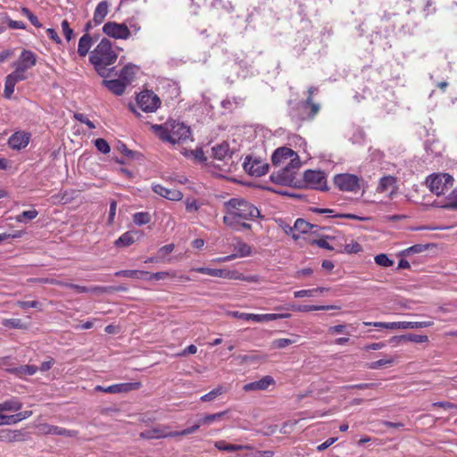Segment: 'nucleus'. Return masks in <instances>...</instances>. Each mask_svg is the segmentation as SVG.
<instances>
[{
	"label": "nucleus",
	"mask_w": 457,
	"mask_h": 457,
	"mask_svg": "<svg viewBox=\"0 0 457 457\" xmlns=\"http://www.w3.org/2000/svg\"><path fill=\"white\" fill-rule=\"evenodd\" d=\"M272 163L276 166L288 162L281 170L270 175V180L279 185H289L295 179L296 170L300 168L301 162L297 154L291 148L283 146L275 150L271 156Z\"/></svg>",
	"instance_id": "nucleus-1"
},
{
	"label": "nucleus",
	"mask_w": 457,
	"mask_h": 457,
	"mask_svg": "<svg viewBox=\"0 0 457 457\" xmlns=\"http://www.w3.org/2000/svg\"><path fill=\"white\" fill-rule=\"evenodd\" d=\"M223 222L228 227H236L237 220H248L260 216V211L251 203L242 198H231L224 203Z\"/></svg>",
	"instance_id": "nucleus-2"
},
{
	"label": "nucleus",
	"mask_w": 457,
	"mask_h": 457,
	"mask_svg": "<svg viewBox=\"0 0 457 457\" xmlns=\"http://www.w3.org/2000/svg\"><path fill=\"white\" fill-rule=\"evenodd\" d=\"M116 60L117 54L112 50L110 40L106 38H103L100 41L89 56L90 62L94 65L97 73L103 78L109 76L113 68L108 69L107 67L113 64Z\"/></svg>",
	"instance_id": "nucleus-3"
},
{
	"label": "nucleus",
	"mask_w": 457,
	"mask_h": 457,
	"mask_svg": "<svg viewBox=\"0 0 457 457\" xmlns=\"http://www.w3.org/2000/svg\"><path fill=\"white\" fill-rule=\"evenodd\" d=\"M152 130L161 140L172 145L185 141L190 137V129L187 126L172 120L163 124L153 125Z\"/></svg>",
	"instance_id": "nucleus-4"
},
{
	"label": "nucleus",
	"mask_w": 457,
	"mask_h": 457,
	"mask_svg": "<svg viewBox=\"0 0 457 457\" xmlns=\"http://www.w3.org/2000/svg\"><path fill=\"white\" fill-rule=\"evenodd\" d=\"M453 178L447 174H433L427 179V185L437 195L446 194L453 187Z\"/></svg>",
	"instance_id": "nucleus-5"
},
{
	"label": "nucleus",
	"mask_w": 457,
	"mask_h": 457,
	"mask_svg": "<svg viewBox=\"0 0 457 457\" xmlns=\"http://www.w3.org/2000/svg\"><path fill=\"white\" fill-rule=\"evenodd\" d=\"M303 181L307 187L320 191L328 189L326 175L321 170H306L303 173Z\"/></svg>",
	"instance_id": "nucleus-6"
},
{
	"label": "nucleus",
	"mask_w": 457,
	"mask_h": 457,
	"mask_svg": "<svg viewBox=\"0 0 457 457\" xmlns=\"http://www.w3.org/2000/svg\"><path fill=\"white\" fill-rule=\"evenodd\" d=\"M230 315L234 318L244 320H253L254 322H267L280 319H287L290 317L289 313H267V314H254V313H245L240 312H232Z\"/></svg>",
	"instance_id": "nucleus-7"
},
{
	"label": "nucleus",
	"mask_w": 457,
	"mask_h": 457,
	"mask_svg": "<svg viewBox=\"0 0 457 457\" xmlns=\"http://www.w3.org/2000/svg\"><path fill=\"white\" fill-rule=\"evenodd\" d=\"M138 107L145 112H155L161 104V100L153 91H143L137 97Z\"/></svg>",
	"instance_id": "nucleus-8"
},
{
	"label": "nucleus",
	"mask_w": 457,
	"mask_h": 457,
	"mask_svg": "<svg viewBox=\"0 0 457 457\" xmlns=\"http://www.w3.org/2000/svg\"><path fill=\"white\" fill-rule=\"evenodd\" d=\"M334 183L342 191L356 192L360 188V179L353 174H337L334 177Z\"/></svg>",
	"instance_id": "nucleus-9"
},
{
	"label": "nucleus",
	"mask_w": 457,
	"mask_h": 457,
	"mask_svg": "<svg viewBox=\"0 0 457 457\" xmlns=\"http://www.w3.org/2000/svg\"><path fill=\"white\" fill-rule=\"evenodd\" d=\"M140 382H129L111 385L109 386H96L94 390L96 392H104L108 394H124L137 390L141 387Z\"/></svg>",
	"instance_id": "nucleus-10"
},
{
	"label": "nucleus",
	"mask_w": 457,
	"mask_h": 457,
	"mask_svg": "<svg viewBox=\"0 0 457 457\" xmlns=\"http://www.w3.org/2000/svg\"><path fill=\"white\" fill-rule=\"evenodd\" d=\"M103 31L107 36L117 39H127L130 36V31L124 23L108 21L103 27Z\"/></svg>",
	"instance_id": "nucleus-11"
},
{
	"label": "nucleus",
	"mask_w": 457,
	"mask_h": 457,
	"mask_svg": "<svg viewBox=\"0 0 457 457\" xmlns=\"http://www.w3.org/2000/svg\"><path fill=\"white\" fill-rule=\"evenodd\" d=\"M27 79L28 75L26 72L14 69L12 73L5 77L4 96L10 99L14 92L15 85Z\"/></svg>",
	"instance_id": "nucleus-12"
},
{
	"label": "nucleus",
	"mask_w": 457,
	"mask_h": 457,
	"mask_svg": "<svg viewBox=\"0 0 457 457\" xmlns=\"http://www.w3.org/2000/svg\"><path fill=\"white\" fill-rule=\"evenodd\" d=\"M37 63V55L29 50L21 51L18 60L12 63L14 69L26 72Z\"/></svg>",
	"instance_id": "nucleus-13"
},
{
	"label": "nucleus",
	"mask_w": 457,
	"mask_h": 457,
	"mask_svg": "<svg viewBox=\"0 0 457 457\" xmlns=\"http://www.w3.org/2000/svg\"><path fill=\"white\" fill-rule=\"evenodd\" d=\"M318 92V87H310L307 90V98L302 101V106L310 107L308 114H303L302 118L314 119L320 110V104L313 102V95Z\"/></svg>",
	"instance_id": "nucleus-14"
},
{
	"label": "nucleus",
	"mask_w": 457,
	"mask_h": 457,
	"mask_svg": "<svg viewBox=\"0 0 457 457\" xmlns=\"http://www.w3.org/2000/svg\"><path fill=\"white\" fill-rule=\"evenodd\" d=\"M30 141V133L26 131H17L8 139L9 146L13 150L25 148Z\"/></svg>",
	"instance_id": "nucleus-15"
},
{
	"label": "nucleus",
	"mask_w": 457,
	"mask_h": 457,
	"mask_svg": "<svg viewBox=\"0 0 457 457\" xmlns=\"http://www.w3.org/2000/svg\"><path fill=\"white\" fill-rule=\"evenodd\" d=\"M139 437L143 439H160L166 437H173V431H168V428L165 426H158L142 431L139 434Z\"/></svg>",
	"instance_id": "nucleus-16"
},
{
	"label": "nucleus",
	"mask_w": 457,
	"mask_h": 457,
	"mask_svg": "<svg viewBox=\"0 0 457 457\" xmlns=\"http://www.w3.org/2000/svg\"><path fill=\"white\" fill-rule=\"evenodd\" d=\"M244 168L250 175L261 177L268 172L269 165L256 160L251 162V158L246 157L244 162Z\"/></svg>",
	"instance_id": "nucleus-17"
},
{
	"label": "nucleus",
	"mask_w": 457,
	"mask_h": 457,
	"mask_svg": "<svg viewBox=\"0 0 457 457\" xmlns=\"http://www.w3.org/2000/svg\"><path fill=\"white\" fill-rule=\"evenodd\" d=\"M152 188L155 194L170 201H179L183 198L182 192L175 188H167L160 184L153 185Z\"/></svg>",
	"instance_id": "nucleus-18"
},
{
	"label": "nucleus",
	"mask_w": 457,
	"mask_h": 457,
	"mask_svg": "<svg viewBox=\"0 0 457 457\" xmlns=\"http://www.w3.org/2000/svg\"><path fill=\"white\" fill-rule=\"evenodd\" d=\"M275 380L271 376H264L261 379L245 384L243 386L244 391H262L266 390L270 386L275 385Z\"/></svg>",
	"instance_id": "nucleus-19"
},
{
	"label": "nucleus",
	"mask_w": 457,
	"mask_h": 457,
	"mask_svg": "<svg viewBox=\"0 0 457 457\" xmlns=\"http://www.w3.org/2000/svg\"><path fill=\"white\" fill-rule=\"evenodd\" d=\"M39 430L44 435H57L63 436L73 437L77 436V432L74 430H69L64 428H61L58 426H54L50 424H41L39 426Z\"/></svg>",
	"instance_id": "nucleus-20"
},
{
	"label": "nucleus",
	"mask_w": 457,
	"mask_h": 457,
	"mask_svg": "<svg viewBox=\"0 0 457 457\" xmlns=\"http://www.w3.org/2000/svg\"><path fill=\"white\" fill-rule=\"evenodd\" d=\"M24 433L19 429H0V442H20L24 440Z\"/></svg>",
	"instance_id": "nucleus-21"
},
{
	"label": "nucleus",
	"mask_w": 457,
	"mask_h": 457,
	"mask_svg": "<svg viewBox=\"0 0 457 457\" xmlns=\"http://www.w3.org/2000/svg\"><path fill=\"white\" fill-rule=\"evenodd\" d=\"M140 237L139 232L136 230H129L123 233L117 240L114 242V245L117 247H126L131 245Z\"/></svg>",
	"instance_id": "nucleus-22"
},
{
	"label": "nucleus",
	"mask_w": 457,
	"mask_h": 457,
	"mask_svg": "<svg viewBox=\"0 0 457 457\" xmlns=\"http://www.w3.org/2000/svg\"><path fill=\"white\" fill-rule=\"evenodd\" d=\"M314 227V225L305 221L303 219H297L295 222L294 227L289 228V231L287 232V234L291 235L295 240H297L300 238V235L294 233V230H296L301 234H305Z\"/></svg>",
	"instance_id": "nucleus-23"
},
{
	"label": "nucleus",
	"mask_w": 457,
	"mask_h": 457,
	"mask_svg": "<svg viewBox=\"0 0 457 457\" xmlns=\"http://www.w3.org/2000/svg\"><path fill=\"white\" fill-rule=\"evenodd\" d=\"M103 84L116 96H121L126 89V82L122 81L120 78L117 79L103 80Z\"/></svg>",
	"instance_id": "nucleus-24"
},
{
	"label": "nucleus",
	"mask_w": 457,
	"mask_h": 457,
	"mask_svg": "<svg viewBox=\"0 0 457 457\" xmlns=\"http://www.w3.org/2000/svg\"><path fill=\"white\" fill-rule=\"evenodd\" d=\"M193 270L201 273V274H206L212 277H217V278H232L231 272L227 270L222 269H212V268H206V267H199L193 269Z\"/></svg>",
	"instance_id": "nucleus-25"
},
{
	"label": "nucleus",
	"mask_w": 457,
	"mask_h": 457,
	"mask_svg": "<svg viewBox=\"0 0 457 457\" xmlns=\"http://www.w3.org/2000/svg\"><path fill=\"white\" fill-rule=\"evenodd\" d=\"M212 156L216 160L223 161L226 157H231L229 146L227 142H222L212 147Z\"/></svg>",
	"instance_id": "nucleus-26"
},
{
	"label": "nucleus",
	"mask_w": 457,
	"mask_h": 457,
	"mask_svg": "<svg viewBox=\"0 0 457 457\" xmlns=\"http://www.w3.org/2000/svg\"><path fill=\"white\" fill-rule=\"evenodd\" d=\"M108 8H109V4L107 1H102L97 4V6L94 12V17H93L94 25H99L104 21V18L106 17L107 13H108Z\"/></svg>",
	"instance_id": "nucleus-27"
},
{
	"label": "nucleus",
	"mask_w": 457,
	"mask_h": 457,
	"mask_svg": "<svg viewBox=\"0 0 457 457\" xmlns=\"http://www.w3.org/2000/svg\"><path fill=\"white\" fill-rule=\"evenodd\" d=\"M428 341V337L425 335L407 334L400 337H393L391 342H413V343H425Z\"/></svg>",
	"instance_id": "nucleus-28"
},
{
	"label": "nucleus",
	"mask_w": 457,
	"mask_h": 457,
	"mask_svg": "<svg viewBox=\"0 0 457 457\" xmlns=\"http://www.w3.org/2000/svg\"><path fill=\"white\" fill-rule=\"evenodd\" d=\"M137 70L138 68L136 65L128 64L120 70L119 77L122 81L126 82L128 86L135 78Z\"/></svg>",
	"instance_id": "nucleus-29"
},
{
	"label": "nucleus",
	"mask_w": 457,
	"mask_h": 457,
	"mask_svg": "<svg viewBox=\"0 0 457 457\" xmlns=\"http://www.w3.org/2000/svg\"><path fill=\"white\" fill-rule=\"evenodd\" d=\"M214 446L219 451H225V452H237V451H241L244 449H250V446H248V445L228 444L224 440H220V441L214 442Z\"/></svg>",
	"instance_id": "nucleus-30"
},
{
	"label": "nucleus",
	"mask_w": 457,
	"mask_h": 457,
	"mask_svg": "<svg viewBox=\"0 0 457 457\" xmlns=\"http://www.w3.org/2000/svg\"><path fill=\"white\" fill-rule=\"evenodd\" d=\"M22 403L16 398L8 399L0 403V412L18 411L21 409Z\"/></svg>",
	"instance_id": "nucleus-31"
},
{
	"label": "nucleus",
	"mask_w": 457,
	"mask_h": 457,
	"mask_svg": "<svg viewBox=\"0 0 457 457\" xmlns=\"http://www.w3.org/2000/svg\"><path fill=\"white\" fill-rule=\"evenodd\" d=\"M92 46V38L87 33L79 38L78 53L80 56H86Z\"/></svg>",
	"instance_id": "nucleus-32"
},
{
	"label": "nucleus",
	"mask_w": 457,
	"mask_h": 457,
	"mask_svg": "<svg viewBox=\"0 0 457 457\" xmlns=\"http://www.w3.org/2000/svg\"><path fill=\"white\" fill-rule=\"evenodd\" d=\"M234 249L236 253H233V255H236V258L247 257L252 255L253 253L252 247L243 241H237L234 245Z\"/></svg>",
	"instance_id": "nucleus-33"
},
{
	"label": "nucleus",
	"mask_w": 457,
	"mask_h": 457,
	"mask_svg": "<svg viewBox=\"0 0 457 457\" xmlns=\"http://www.w3.org/2000/svg\"><path fill=\"white\" fill-rule=\"evenodd\" d=\"M396 179L393 176H384L380 179L377 190L378 192H386L394 189Z\"/></svg>",
	"instance_id": "nucleus-34"
},
{
	"label": "nucleus",
	"mask_w": 457,
	"mask_h": 457,
	"mask_svg": "<svg viewBox=\"0 0 457 457\" xmlns=\"http://www.w3.org/2000/svg\"><path fill=\"white\" fill-rule=\"evenodd\" d=\"M71 288L75 289L78 293H107L109 292L108 287H103L100 286H94V287H85V286H79L73 284V286H71Z\"/></svg>",
	"instance_id": "nucleus-35"
},
{
	"label": "nucleus",
	"mask_w": 457,
	"mask_h": 457,
	"mask_svg": "<svg viewBox=\"0 0 457 457\" xmlns=\"http://www.w3.org/2000/svg\"><path fill=\"white\" fill-rule=\"evenodd\" d=\"M115 276L144 279L145 276H148V272L144 271V270H119V271L115 272Z\"/></svg>",
	"instance_id": "nucleus-36"
},
{
	"label": "nucleus",
	"mask_w": 457,
	"mask_h": 457,
	"mask_svg": "<svg viewBox=\"0 0 457 457\" xmlns=\"http://www.w3.org/2000/svg\"><path fill=\"white\" fill-rule=\"evenodd\" d=\"M310 107L302 106V101L296 104L295 109L292 113V118L297 121L312 120L313 119L302 118L303 114H308Z\"/></svg>",
	"instance_id": "nucleus-37"
},
{
	"label": "nucleus",
	"mask_w": 457,
	"mask_h": 457,
	"mask_svg": "<svg viewBox=\"0 0 457 457\" xmlns=\"http://www.w3.org/2000/svg\"><path fill=\"white\" fill-rule=\"evenodd\" d=\"M151 221V215L146 212H136L133 215V222L136 225L142 226Z\"/></svg>",
	"instance_id": "nucleus-38"
},
{
	"label": "nucleus",
	"mask_w": 457,
	"mask_h": 457,
	"mask_svg": "<svg viewBox=\"0 0 457 457\" xmlns=\"http://www.w3.org/2000/svg\"><path fill=\"white\" fill-rule=\"evenodd\" d=\"M38 212L36 209H31L29 211H23L21 214L16 217V220L18 222H26L28 220H31L37 216Z\"/></svg>",
	"instance_id": "nucleus-39"
},
{
	"label": "nucleus",
	"mask_w": 457,
	"mask_h": 457,
	"mask_svg": "<svg viewBox=\"0 0 457 457\" xmlns=\"http://www.w3.org/2000/svg\"><path fill=\"white\" fill-rule=\"evenodd\" d=\"M443 207L449 210H457V190H453L449 194L447 201Z\"/></svg>",
	"instance_id": "nucleus-40"
},
{
	"label": "nucleus",
	"mask_w": 457,
	"mask_h": 457,
	"mask_svg": "<svg viewBox=\"0 0 457 457\" xmlns=\"http://www.w3.org/2000/svg\"><path fill=\"white\" fill-rule=\"evenodd\" d=\"M427 249H428V245H414L408 247L405 250L402 251L401 255L409 256L410 254H412V253H422Z\"/></svg>",
	"instance_id": "nucleus-41"
},
{
	"label": "nucleus",
	"mask_w": 457,
	"mask_h": 457,
	"mask_svg": "<svg viewBox=\"0 0 457 457\" xmlns=\"http://www.w3.org/2000/svg\"><path fill=\"white\" fill-rule=\"evenodd\" d=\"M433 321H404V329L428 328L433 325Z\"/></svg>",
	"instance_id": "nucleus-42"
},
{
	"label": "nucleus",
	"mask_w": 457,
	"mask_h": 457,
	"mask_svg": "<svg viewBox=\"0 0 457 457\" xmlns=\"http://www.w3.org/2000/svg\"><path fill=\"white\" fill-rule=\"evenodd\" d=\"M295 342V340L290 338H278L272 341L271 347L273 349H283Z\"/></svg>",
	"instance_id": "nucleus-43"
},
{
	"label": "nucleus",
	"mask_w": 457,
	"mask_h": 457,
	"mask_svg": "<svg viewBox=\"0 0 457 457\" xmlns=\"http://www.w3.org/2000/svg\"><path fill=\"white\" fill-rule=\"evenodd\" d=\"M226 413H227V411H221V412H217L214 414L205 415L204 417H203L200 420V423L203 425L211 424L214 421L220 420Z\"/></svg>",
	"instance_id": "nucleus-44"
},
{
	"label": "nucleus",
	"mask_w": 457,
	"mask_h": 457,
	"mask_svg": "<svg viewBox=\"0 0 457 457\" xmlns=\"http://www.w3.org/2000/svg\"><path fill=\"white\" fill-rule=\"evenodd\" d=\"M185 206H186V211L187 212H196L200 209L201 204L197 202L196 199L192 198V197H187L185 200Z\"/></svg>",
	"instance_id": "nucleus-45"
},
{
	"label": "nucleus",
	"mask_w": 457,
	"mask_h": 457,
	"mask_svg": "<svg viewBox=\"0 0 457 457\" xmlns=\"http://www.w3.org/2000/svg\"><path fill=\"white\" fill-rule=\"evenodd\" d=\"M170 277H174V274L170 273L169 271H159V272H155V273H152V274H150L148 272V276H145L144 279H146V280H153V279L161 280V279H165V278H170Z\"/></svg>",
	"instance_id": "nucleus-46"
},
{
	"label": "nucleus",
	"mask_w": 457,
	"mask_h": 457,
	"mask_svg": "<svg viewBox=\"0 0 457 457\" xmlns=\"http://www.w3.org/2000/svg\"><path fill=\"white\" fill-rule=\"evenodd\" d=\"M324 290H325L324 287H317V288H313V289L299 290V291H295L294 293V295H295V298H301V297H305V296L311 297V296H313L314 293H316V292H323Z\"/></svg>",
	"instance_id": "nucleus-47"
},
{
	"label": "nucleus",
	"mask_w": 457,
	"mask_h": 457,
	"mask_svg": "<svg viewBox=\"0 0 457 457\" xmlns=\"http://www.w3.org/2000/svg\"><path fill=\"white\" fill-rule=\"evenodd\" d=\"M394 362V358L389 357L386 359H380L378 361L368 364V368L371 370H378L385 365H391Z\"/></svg>",
	"instance_id": "nucleus-48"
},
{
	"label": "nucleus",
	"mask_w": 457,
	"mask_h": 457,
	"mask_svg": "<svg viewBox=\"0 0 457 457\" xmlns=\"http://www.w3.org/2000/svg\"><path fill=\"white\" fill-rule=\"evenodd\" d=\"M375 262L382 267H390L394 262L386 253H379L375 256Z\"/></svg>",
	"instance_id": "nucleus-49"
},
{
	"label": "nucleus",
	"mask_w": 457,
	"mask_h": 457,
	"mask_svg": "<svg viewBox=\"0 0 457 457\" xmlns=\"http://www.w3.org/2000/svg\"><path fill=\"white\" fill-rule=\"evenodd\" d=\"M95 146L96 149L103 153V154H108L111 151L110 145L108 142L104 138H97L95 140Z\"/></svg>",
	"instance_id": "nucleus-50"
},
{
	"label": "nucleus",
	"mask_w": 457,
	"mask_h": 457,
	"mask_svg": "<svg viewBox=\"0 0 457 457\" xmlns=\"http://www.w3.org/2000/svg\"><path fill=\"white\" fill-rule=\"evenodd\" d=\"M222 394V387H217L201 397L203 402H210Z\"/></svg>",
	"instance_id": "nucleus-51"
},
{
	"label": "nucleus",
	"mask_w": 457,
	"mask_h": 457,
	"mask_svg": "<svg viewBox=\"0 0 457 457\" xmlns=\"http://www.w3.org/2000/svg\"><path fill=\"white\" fill-rule=\"evenodd\" d=\"M38 368L36 365H23L18 369V372L21 375H34Z\"/></svg>",
	"instance_id": "nucleus-52"
},
{
	"label": "nucleus",
	"mask_w": 457,
	"mask_h": 457,
	"mask_svg": "<svg viewBox=\"0 0 457 457\" xmlns=\"http://www.w3.org/2000/svg\"><path fill=\"white\" fill-rule=\"evenodd\" d=\"M74 119L81 123L86 124L90 129L96 128L95 124L90 120H88V118L83 113H74Z\"/></svg>",
	"instance_id": "nucleus-53"
},
{
	"label": "nucleus",
	"mask_w": 457,
	"mask_h": 457,
	"mask_svg": "<svg viewBox=\"0 0 457 457\" xmlns=\"http://www.w3.org/2000/svg\"><path fill=\"white\" fill-rule=\"evenodd\" d=\"M3 324L5 327L12 328H22L24 327L21 320L20 319H7L4 320Z\"/></svg>",
	"instance_id": "nucleus-54"
},
{
	"label": "nucleus",
	"mask_w": 457,
	"mask_h": 457,
	"mask_svg": "<svg viewBox=\"0 0 457 457\" xmlns=\"http://www.w3.org/2000/svg\"><path fill=\"white\" fill-rule=\"evenodd\" d=\"M202 424L199 422L198 424L196 425H194L190 428H185L181 431H173V437L175 436H187V435H189V434H192L194 432H195L201 426Z\"/></svg>",
	"instance_id": "nucleus-55"
},
{
	"label": "nucleus",
	"mask_w": 457,
	"mask_h": 457,
	"mask_svg": "<svg viewBox=\"0 0 457 457\" xmlns=\"http://www.w3.org/2000/svg\"><path fill=\"white\" fill-rule=\"evenodd\" d=\"M118 150L129 159H135L138 154L137 152L129 150L125 144H120Z\"/></svg>",
	"instance_id": "nucleus-56"
},
{
	"label": "nucleus",
	"mask_w": 457,
	"mask_h": 457,
	"mask_svg": "<svg viewBox=\"0 0 457 457\" xmlns=\"http://www.w3.org/2000/svg\"><path fill=\"white\" fill-rule=\"evenodd\" d=\"M62 29L65 38L70 41L73 36V30L70 28V23L67 20L62 21Z\"/></svg>",
	"instance_id": "nucleus-57"
},
{
	"label": "nucleus",
	"mask_w": 457,
	"mask_h": 457,
	"mask_svg": "<svg viewBox=\"0 0 457 457\" xmlns=\"http://www.w3.org/2000/svg\"><path fill=\"white\" fill-rule=\"evenodd\" d=\"M17 305L22 309H27V308H39L41 304L37 301H18Z\"/></svg>",
	"instance_id": "nucleus-58"
},
{
	"label": "nucleus",
	"mask_w": 457,
	"mask_h": 457,
	"mask_svg": "<svg viewBox=\"0 0 457 457\" xmlns=\"http://www.w3.org/2000/svg\"><path fill=\"white\" fill-rule=\"evenodd\" d=\"M376 384L374 383H361V384H356V385H349L344 386L345 389H368V388H375Z\"/></svg>",
	"instance_id": "nucleus-59"
},
{
	"label": "nucleus",
	"mask_w": 457,
	"mask_h": 457,
	"mask_svg": "<svg viewBox=\"0 0 457 457\" xmlns=\"http://www.w3.org/2000/svg\"><path fill=\"white\" fill-rule=\"evenodd\" d=\"M334 216L350 219V220H361V221H366L370 219V217L358 216V215L353 214V213H343V214H337V215H334Z\"/></svg>",
	"instance_id": "nucleus-60"
},
{
	"label": "nucleus",
	"mask_w": 457,
	"mask_h": 457,
	"mask_svg": "<svg viewBox=\"0 0 457 457\" xmlns=\"http://www.w3.org/2000/svg\"><path fill=\"white\" fill-rule=\"evenodd\" d=\"M197 352V347L195 345H190L187 347H186L183 351L180 353H176L175 355L178 357L181 356H187L188 354H195Z\"/></svg>",
	"instance_id": "nucleus-61"
},
{
	"label": "nucleus",
	"mask_w": 457,
	"mask_h": 457,
	"mask_svg": "<svg viewBox=\"0 0 457 457\" xmlns=\"http://www.w3.org/2000/svg\"><path fill=\"white\" fill-rule=\"evenodd\" d=\"M337 440V437H330L317 446L319 452H322L332 445Z\"/></svg>",
	"instance_id": "nucleus-62"
},
{
	"label": "nucleus",
	"mask_w": 457,
	"mask_h": 457,
	"mask_svg": "<svg viewBox=\"0 0 457 457\" xmlns=\"http://www.w3.org/2000/svg\"><path fill=\"white\" fill-rule=\"evenodd\" d=\"M312 244L317 245L321 248L333 250V247L328 243V241L325 238L314 239L312 241Z\"/></svg>",
	"instance_id": "nucleus-63"
},
{
	"label": "nucleus",
	"mask_w": 457,
	"mask_h": 457,
	"mask_svg": "<svg viewBox=\"0 0 457 457\" xmlns=\"http://www.w3.org/2000/svg\"><path fill=\"white\" fill-rule=\"evenodd\" d=\"M345 250L348 253H358L361 250V246L358 243L345 245Z\"/></svg>",
	"instance_id": "nucleus-64"
}]
</instances>
